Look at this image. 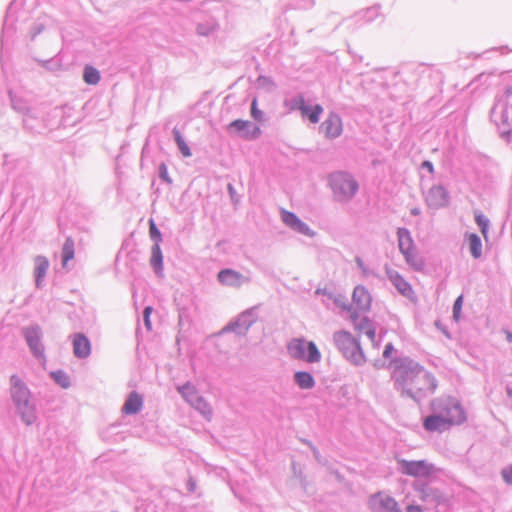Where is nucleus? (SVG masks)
Here are the masks:
<instances>
[{
  "label": "nucleus",
  "instance_id": "f257e3e1",
  "mask_svg": "<svg viewBox=\"0 0 512 512\" xmlns=\"http://www.w3.org/2000/svg\"><path fill=\"white\" fill-rule=\"evenodd\" d=\"M393 388L402 398L420 404L438 388L435 375L409 356H399L390 361Z\"/></svg>",
  "mask_w": 512,
  "mask_h": 512
},
{
  "label": "nucleus",
  "instance_id": "f03ea898",
  "mask_svg": "<svg viewBox=\"0 0 512 512\" xmlns=\"http://www.w3.org/2000/svg\"><path fill=\"white\" fill-rule=\"evenodd\" d=\"M10 396L21 421L27 426L34 424L37 420L36 404L30 389L17 375L10 377Z\"/></svg>",
  "mask_w": 512,
  "mask_h": 512
},
{
  "label": "nucleus",
  "instance_id": "7ed1b4c3",
  "mask_svg": "<svg viewBox=\"0 0 512 512\" xmlns=\"http://www.w3.org/2000/svg\"><path fill=\"white\" fill-rule=\"evenodd\" d=\"M333 199L342 204L350 202L359 190L356 179L348 172L336 171L328 176Z\"/></svg>",
  "mask_w": 512,
  "mask_h": 512
},
{
  "label": "nucleus",
  "instance_id": "20e7f679",
  "mask_svg": "<svg viewBox=\"0 0 512 512\" xmlns=\"http://www.w3.org/2000/svg\"><path fill=\"white\" fill-rule=\"evenodd\" d=\"M333 341L343 357L355 366H362L366 362L365 355L359 341L348 331L341 330L333 334Z\"/></svg>",
  "mask_w": 512,
  "mask_h": 512
},
{
  "label": "nucleus",
  "instance_id": "39448f33",
  "mask_svg": "<svg viewBox=\"0 0 512 512\" xmlns=\"http://www.w3.org/2000/svg\"><path fill=\"white\" fill-rule=\"evenodd\" d=\"M431 411L448 421L450 426L461 424L466 420L465 412L460 403L452 397L435 398L430 403Z\"/></svg>",
  "mask_w": 512,
  "mask_h": 512
},
{
  "label": "nucleus",
  "instance_id": "423d86ee",
  "mask_svg": "<svg viewBox=\"0 0 512 512\" xmlns=\"http://www.w3.org/2000/svg\"><path fill=\"white\" fill-rule=\"evenodd\" d=\"M21 334L31 352L39 361H45V346L43 344V331L37 324L23 327Z\"/></svg>",
  "mask_w": 512,
  "mask_h": 512
},
{
  "label": "nucleus",
  "instance_id": "0eeeda50",
  "mask_svg": "<svg viewBox=\"0 0 512 512\" xmlns=\"http://www.w3.org/2000/svg\"><path fill=\"white\" fill-rule=\"evenodd\" d=\"M257 319L258 306L250 307L231 320L222 332H234L237 335L244 336Z\"/></svg>",
  "mask_w": 512,
  "mask_h": 512
},
{
  "label": "nucleus",
  "instance_id": "6e6552de",
  "mask_svg": "<svg viewBox=\"0 0 512 512\" xmlns=\"http://www.w3.org/2000/svg\"><path fill=\"white\" fill-rule=\"evenodd\" d=\"M397 238L399 250L403 254L406 263L415 269H419L422 263L417 255L410 231L407 228H398Z\"/></svg>",
  "mask_w": 512,
  "mask_h": 512
},
{
  "label": "nucleus",
  "instance_id": "1a4fd4ad",
  "mask_svg": "<svg viewBox=\"0 0 512 512\" xmlns=\"http://www.w3.org/2000/svg\"><path fill=\"white\" fill-rule=\"evenodd\" d=\"M417 497L428 506L437 507L446 502L445 495L437 488L422 481H415L413 484Z\"/></svg>",
  "mask_w": 512,
  "mask_h": 512
},
{
  "label": "nucleus",
  "instance_id": "9d476101",
  "mask_svg": "<svg viewBox=\"0 0 512 512\" xmlns=\"http://www.w3.org/2000/svg\"><path fill=\"white\" fill-rule=\"evenodd\" d=\"M433 466L425 460L409 461L398 460V471L402 474L413 477H425L432 473Z\"/></svg>",
  "mask_w": 512,
  "mask_h": 512
},
{
  "label": "nucleus",
  "instance_id": "9b49d317",
  "mask_svg": "<svg viewBox=\"0 0 512 512\" xmlns=\"http://www.w3.org/2000/svg\"><path fill=\"white\" fill-rule=\"evenodd\" d=\"M217 281L225 287L240 289L251 282V278L232 268L221 269L217 273Z\"/></svg>",
  "mask_w": 512,
  "mask_h": 512
},
{
  "label": "nucleus",
  "instance_id": "f8f14e48",
  "mask_svg": "<svg viewBox=\"0 0 512 512\" xmlns=\"http://www.w3.org/2000/svg\"><path fill=\"white\" fill-rule=\"evenodd\" d=\"M227 131L230 134H235L238 137L253 140L257 139L260 134V128L248 120L236 119L227 126Z\"/></svg>",
  "mask_w": 512,
  "mask_h": 512
},
{
  "label": "nucleus",
  "instance_id": "ddd939ff",
  "mask_svg": "<svg viewBox=\"0 0 512 512\" xmlns=\"http://www.w3.org/2000/svg\"><path fill=\"white\" fill-rule=\"evenodd\" d=\"M369 506L373 512H402L393 497L381 492L370 497Z\"/></svg>",
  "mask_w": 512,
  "mask_h": 512
},
{
  "label": "nucleus",
  "instance_id": "4468645a",
  "mask_svg": "<svg viewBox=\"0 0 512 512\" xmlns=\"http://www.w3.org/2000/svg\"><path fill=\"white\" fill-rule=\"evenodd\" d=\"M281 219L283 223L292 229L294 232L302 234L307 237H314L316 232L313 231L309 225L303 222L295 213L287 211L285 209L281 210Z\"/></svg>",
  "mask_w": 512,
  "mask_h": 512
},
{
  "label": "nucleus",
  "instance_id": "2eb2a0df",
  "mask_svg": "<svg viewBox=\"0 0 512 512\" xmlns=\"http://www.w3.org/2000/svg\"><path fill=\"white\" fill-rule=\"evenodd\" d=\"M449 199V193L442 185H433L425 196L427 205L432 209L445 207Z\"/></svg>",
  "mask_w": 512,
  "mask_h": 512
},
{
  "label": "nucleus",
  "instance_id": "dca6fc26",
  "mask_svg": "<svg viewBox=\"0 0 512 512\" xmlns=\"http://www.w3.org/2000/svg\"><path fill=\"white\" fill-rule=\"evenodd\" d=\"M320 128L324 132L325 137L335 139L339 137L343 131L342 120L337 113L331 112L325 121L322 122Z\"/></svg>",
  "mask_w": 512,
  "mask_h": 512
},
{
  "label": "nucleus",
  "instance_id": "f3484780",
  "mask_svg": "<svg viewBox=\"0 0 512 512\" xmlns=\"http://www.w3.org/2000/svg\"><path fill=\"white\" fill-rule=\"evenodd\" d=\"M385 272L387 275V278L392 283V285L397 289V291L405 296L410 297V295L413 293L411 285L403 278L400 273L389 266H385Z\"/></svg>",
  "mask_w": 512,
  "mask_h": 512
},
{
  "label": "nucleus",
  "instance_id": "a211bd4d",
  "mask_svg": "<svg viewBox=\"0 0 512 512\" xmlns=\"http://www.w3.org/2000/svg\"><path fill=\"white\" fill-rule=\"evenodd\" d=\"M50 263L49 260L42 255H37L34 258V278L35 285L37 288H42L44 286L45 277L47 271L49 269Z\"/></svg>",
  "mask_w": 512,
  "mask_h": 512
},
{
  "label": "nucleus",
  "instance_id": "6ab92c4d",
  "mask_svg": "<svg viewBox=\"0 0 512 512\" xmlns=\"http://www.w3.org/2000/svg\"><path fill=\"white\" fill-rule=\"evenodd\" d=\"M73 352L79 359L87 358L91 353L90 340L82 333H76L73 337Z\"/></svg>",
  "mask_w": 512,
  "mask_h": 512
},
{
  "label": "nucleus",
  "instance_id": "aec40b11",
  "mask_svg": "<svg viewBox=\"0 0 512 512\" xmlns=\"http://www.w3.org/2000/svg\"><path fill=\"white\" fill-rule=\"evenodd\" d=\"M423 427L428 432H443L451 426L448 424L446 419L441 418L437 413L432 412L429 416L424 418Z\"/></svg>",
  "mask_w": 512,
  "mask_h": 512
},
{
  "label": "nucleus",
  "instance_id": "412c9836",
  "mask_svg": "<svg viewBox=\"0 0 512 512\" xmlns=\"http://www.w3.org/2000/svg\"><path fill=\"white\" fill-rule=\"evenodd\" d=\"M142 407H143L142 396L139 393L132 391L129 393L127 399L125 400V403L122 407V412L127 415H135L138 412H140Z\"/></svg>",
  "mask_w": 512,
  "mask_h": 512
},
{
  "label": "nucleus",
  "instance_id": "4be33fe9",
  "mask_svg": "<svg viewBox=\"0 0 512 512\" xmlns=\"http://www.w3.org/2000/svg\"><path fill=\"white\" fill-rule=\"evenodd\" d=\"M510 95H512V87L508 86L505 89V98H508ZM491 114L493 117H496L498 114H500L501 120L504 123L508 122L510 116L507 109L506 99L503 97L497 98L494 106L492 107Z\"/></svg>",
  "mask_w": 512,
  "mask_h": 512
},
{
  "label": "nucleus",
  "instance_id": "5701e85b",
  "mask_svg": "<svg viewBox=\"0 0 512 512\" xmlns=\"http://www.w3.org/2000/svg\"><path fill=\"white\" fill-rule=\"evenodd\" d=\"M352 298L360 311H367L370 308L371 296L364 286H356Z\"/></svg>",
  "mask_w": 512,
  "mask_h": 512
},
{
  "label": "nucleus",
  "instance_id": "b1692460",
  "mask_svg": "<svg viewBox=\"0 0 512 512\" xmlns=\"http://www.w3.org/2000/svg\"><path fill=\"white\" fill-rule=\"evenodd\" d=\"M307 340L303 338L292 339L288 346V352L294 359L304 360L306 357Z\"/></svg>",
  "mask_w": 512,
  "mask_h": 512
},
{
  "label": "nucleus",
  "instance_id": "393cba45",
  "mask_svg": "<svg viewBox=\"0 0 512 512\" xmlns=\"http://www.w3.org/2000/svg\"><path fill=\"white\" fill-rule=\"evenodd\" d=\"M177 391L189 405L201 396L196 386L191 382H186L183 385L177 386Z\"/></svg>",
  "mask_w": 512,
  "mask_h": 512
},
{
  "label": "nucleus",
  "instance_id": "a878e982",
  "mask_svg": "<svg viewBox=\"0 0 512 512\" xmlns=\"http://www.w3.org/2000/svg\"><path fill=\"white\" fill-rule=\"evenodd\" d=\"M150 265L155 274L160 276L163 273V254L160 245L153 244L151 247Z\"/></svg>",
  "mask_w": 512,
  "mask_h": 512
},
{
  "label": "nucleus",
  "instance_id": "bb28decb",
  "mask_svg": "<svg viewBox=\"0 0 512 512\" xmlns=\"http://www.w3.org/2000/svg\"><path fill=\"white\" fill-rule=\"evenodd\" d=\"M219 25L213 17H207L203 21L197 23L196 32L200 36H209L213 34Z\"/></svg>",
  "mask_w": 512,
  "mask_h": 512
},
{
  "label": "nucleus",
  "instance_id": "cd10ccee",
  "mask_svg": "<svg viewBox=\"0 0 512 512\" xmlns=\"http://www.w3.org/2000/svg\"><path fill=\"white\" fill-rule=\"evenodd\" d=\"M294 382L301 389H312L315 386V380L309 372L298 371L294 374Z\"/></svg>",
  "mask_w": 512,
  "mask_h": 512
},
{
  "label": "nucleus",
  "instance_id": "c85d7f7f",
  "mask_svg": "<svg viewBox=\"0 0 512 512\" xmlns=\"http://www.w3.org/2000/svg\"><path fill=\"white\" fill-rule=\"evenodd\" d=\"M469 251L473 258L479 259L482 256V242L480 237L475 233L467 235Z\"/></svg>",
  "mask_w": 512,
  "mask_h": 512
},
{
  "label": "nucleus",
  "instance_id": "c756f323",
  "mask_svg": "<svg viewBox=\"0 0 512 512\" xmlns=\"http://www.w3.org/2000/svg\"><path fill=\"white\" fill-rule=\"evenodd\" d=\"M190 406L197 410L206 420L211 419L212 407L202 396L197 398Z\"/></svg>",
  "mask_w": 512,
  "mask_h": 512
},
{
  "label": "nucleus",
  "instance_id": "7c9ffc66",
  "mask_svg": "<svg viewBox=\"0 0 512 512\" xmlns=\"http://www.w3.org/2000/svg\"><path fill=\"white\" fill-rule=\"evenodd\" d=\"M285 106L291 111H300L301 114L305 113L307 110V104L305 103V99L302 95L294 96L285 101Z\"/></svg>",
  "mask_w": 512,
  "mask_h": 512
},
{
  "label": "nucleus",
  "instance_id": "2f4dec72",
  "mask_svg": "<svg viewBox=\"0 0 512 512\" xmlns=\"http://www.w3.org/2000/svg\"><path fill=\"white\" fill-rule=\"evenodd\" d=\"M10 101L12 108L21 114L30 112V107L28 106L27 102L22 99L21 97L14 94L12 91L9 92Z\"/></svg>",
  "mask_w": 512,
  "mask_h": 512
},
{
  "label": "nucleus",
  "instance_id": "473e14b6",
  "mask_svg": "<svg viewBox=\"0 0 512 512\" xmlns=\"http://www.w3.org/2000/svg\"><path fill=\"white\" fill-rule=\"evenodd\" d=\"M50 377L63 389H68L71 386L70 377L64 370L52 371Z\"/></svg>",
  "mask_w": 512,
  "mask_h": 512
},
{
  "label": "nucleus",
  "instance_id": "72a5a7b5",
  "mask_svg": "<svg viewBox=\"0 0 512 512\" xmlns=\"http://www.w3.org/2000/svg\"><path fill=\"white\" fill-rule=\"evenodd\" d=\"M83 79L89 85H96L99 83L101 77L99 71L93 66L86 65L83 71Z\"/></svg>",
  "mask_w": 512,
  "mask_h": 512
},
{
  "label": "nucleus",
  "instance_id": "f704fd0d",
  "mask_svg": "<svg viewBox=\"0 0 512 512\" xmlns=\"http://www.w3.org/2000/svg\"><path fill=\"white\" fill-rule=\"evenodd\" d=\"M321 360V353L313 341H307L305 361L308 363H318Z\"/></svg>",
  "mask_w": 512,
  "mask_h": 512
},
{
  "label": "nucleus",
  "instance_id": "c9c22d12",
  "mask_svg": "<svg viewBox=\"0 0 512 512\" xmlns=\"http://www.w3.org/2000/svg\"><path fill=\"white\" fill-rule=\"evenodd\" d=\"M323 112V108L320 104H316L314 106L307 105V110L305 113H302V117L308 118L311 123H318L320 120V115Z\"/></svg>",
  "mask_w": 512,
  "mask_h": 512
},
{
  "label": "nucleus",
  "instance_id": "e433bc0d",
  "mask_svg": "<svg viewBox=\"0 0 512 512\" xmlns=\"http://www.w3.org/2000/svg\"><path fill=\"white\" fill-rule=\"evenodd\" d=\"M173 137L177 144V147L179 151L182 153L184 157H190L191 156V150L187 143L185 142L183 136L181 135L180 131L177 128H174L173 131Z\"/></svg>",
  "mask_w": 512,
  "mask_h": 512
},
{
  "label": "nucleus",
  "instance_id": "4c0bfd02",
  "mask_svg": "<svg viewBox=\"0 0 512 512\" xmlns=\"http://www.w3.org/2000/svg\"><path fill=\"white\" fill-rule=\"evenodd\" d=\"M474 218H475L476 224L480 228L481 233L483 234V236L485 238H487V234H488V230H489V226H490L489 219L482 212H480L478 210L474 211Z\"/></svg>",
  "mask_w": 512,
  "mask_h": 512
},
{
  "label": "nucleus",
  "instance_id": "58836bf2",
  "mask_svg": "<svg viewBox=\"0 0 512 512\" xmlns=\"http://www.w3.org/2000/svg\"><path fill=\"white\" fill-rule=\"evenodd\" d=\"M74 258V241L68 237L62 247V262L66 265L67 262Z\"/></svg>",
  "mask_w": 512,
  "mask_h": 512
},
{
  "label": "nucleus",
  "instance_id": "ea45409f",
  "mask_svg": "<svg viewBox=\"0 0 512 512\" xmlns=\"http://www.w3.org/2000/svg\"><path fill=\"white\" fill-rule=\"evenodd\" d=\"M38 120L37 113L30 109V112L23 114V126L25 129L33 131L35 129V122Z\"/></svg>",
  "mask_w": 512,
  "mask_h": 512
},
{
  "label": "nucleus",
  "instance_id": "a19ab883",
  "mask_svg": "<svg viewBox=\"0 0 512 512\" xmlns=\"http://www.w3.org/2000/svg\"><path fill=\"white\" fill-rule=\"evenodd\" d=\"M149 234L151 240L154 242L153 244L160 245V242L162 241V235L153 220H150L149 222Z\"/></svg>",
  "mask_w": 512,
  "mask_h": 512
},
{
  "label": "nucleus",
  "instance_id": "79ce46f5",
  "mask_svg": "<svg viewBox=\"0 0 512 512\" xmlns=\"http://www.w3.org/2000/svg\"><path fill=\"white\" fill-rule=\"evenodd\" d=\"M500 474L504 483L512 486V464L503 467Z\"/></svg>",
  "mask_w": 512,
  "mask_h": 512
},
{
  "label": "nucleus",
  "instance_id": "37998d69",
  "mask_svg": "<svg viewBox=\"0 0 512 512\" xmlns=\"http://www.w3.org/2000/svg\"><path fill=\"white\" fill-rule=\"evenodd\" d=\"M463 305V296L460 295L456 298L453 304V318L458 321L460 318L461 310Z\"/></svg>",
  "mask_w": 512,
  "mask_h": 512
},
{
  "label": "nucleus",
  "instance_id": "c03bdc74",
  "mask_svg": "<svg viewBox=\"0 0 512 512\" xmlns=\"http://www.w3.org/2000/svg\"><path fill=\"white\" fill-rule=\"evenodd\" d=\"M251 117L256 121L263 120V112L258 109L256 98H254L251 103Z\"/></svg>",
  "mask_w": 512,
  "mask_h": 512
},
{
  "label": "nucleus",
  "instance_id": "a18cd8bd",
  "mask_svg": "<svg viewBox=\"0 0 512 512\" xmlns=\"http://www.w3.org/2000/svg\"><path fill=\"white\" fill-rule=\"evenodd\" d=\"M42 66L49 71H57L60 68V63L56 59H49L41 61Z\"/></svg>",
  "mask_w": 512,
  "mask_h": 512
},
{
  "label": "nucleus",
  "instance_id": "49530a36",
  "mask_svg": "<svg viewBox=\"0 0 512 512\" xmlns=\"http://www.w3.org/2000/svg\"><path fill=\"white\" fill-rule=\"evenodd\" d=\"M159 177H160V179H162L163 181H165L168 184L172 183V179L170 178V176L168 174L167 166L164 163H161L159 165Z\"/></svg>",
  "mask_w": 512,
  "mask_h": 512
},
{
  "label": "nucleus",
  "instance_id": "de8ad7c7",
  "mask_svg": "<svg viewBox=\"0 0 512 512\" xmlns=\"http://www.w3.org/2000/svg\"><path fill=\"white\" fill-rule=\"evenodd\" d=\"M372 325L371 321L367 317H363L359 320V322H355V327L360 332L365 333V330H367V327H370Z\"/></svg>",
  "mask_w": 512,
  "mask_h": 512
},
{
  "label": "nucleus",
  "instance_id": "09e8293b",
  "mask_svg": "<svg viewBox=\"0 0 512 512\" xmlns=\"http://www.w3.org/2000/svg\"><path fill=\"white\" fill-rule=\"evenodd\" d=\"M151 313H152V307L147 306L144 308L143 321H144V325L146 326L147 330H151V328H152L151 320H150Z\"/></svg>",
  "mask_w": 512,
  "mask_h": 512
},
{
  "label": "nucleus",
  "instance_id": "8fccbe9b",
  "mask_svg": "<svg viewBox=\"0 0 512 512\" xmlns=\"http://www.w3.org/2000/svg\"><path fill=\"white\" fill-rule=\"evenodd\" d=\"M378 15V8L371 7L366 10L364 17H366L367 21H372Z\"/></svg>",
  "mask_w": 512,
  "mask_h": 512
},
{
  "label": "nucleus",
  "instance_id": "3c124183",
  "mask_svg": "<svg viewBox=\"0 0 512 512\" xmlns=\"http://www.w3.org/2000/svg\"><path fill=\"white\" fill-rule=\"evenodd\" d=\"M393 351H394V347H393L392 343L386 344L384 351H383L384 358H389Z\"/></svg>",
  "mask_w": 512,
  "mask_h": 512
},
{
  "label": "nucleus",
  "instance_id": "603ef678",
  "mask_svg": "<svg viewBox=\"0 0 512 512\" xmlns=\"http://www.w3.org/2000/svg\"><path fill=\"white\" fill-rule=\"evenodd\" d=\"M421 168L426 169L431 174L434 172V166H433L432 162H430L428 160L422 162Z\"/></svg>",
  "mask_w": 512,
  "mask_h": 512
},
{
  "label": "nucleus",
  "instance_id": "864d4df0",
  "mask_svg": "<svg viewBox=\"0 0 512 512\" xmlns=\"http://www.w3.org/2000/svg\"><path fill=\"white\" fill-rule=\"evenodd\" d=\"M364 334H366L371 341H374L375 336H376V331H375V328L373 327V325H371L370 327H367V330H365Z\"/></svg>",
  "mask_w": 512,
  "mask_h": 512
},
{
  "label": "nucleus",
  "instance_id": "5fc2aeb1",
  "mask_svg": "<svg viewBox=\"0 0 512 512\" xmlns=\"http://www.w3.org/2000/svg\"><path fill=\"white\" fill-rule=\"evenodd\" d=\"M187 489L189 492H194L196 489V481L192 477L187 481Z\"/></svg>",
  "mask_w": 512,
  "mask_h": 512
},
{
  "label": "nucleus",
  "instance_id": "6e6d98bb",
  "mask_svg": "<svg viewBox=\"0 0 512 512\" xmlns=\"http://www.w3.org/2000/svg\"><path fill=\"white\" fill-rule=\"evenodd\" d=\"M356 263H357V266L363 271L364 274L368 273V270L365 267V265H364V263H363L361 258L357 257L356 258Z\"/></svg>",
  "mask_w": 512,
  "mask_h": 512
},
{
  "label": "nucleus",
  "instance_id": "4d7b16f0",
  "mask_svg": "<svg viewBox=\"0 0 512 512\" xmlns=\"http://www.w3.org/2000/svg\"><path fill=\"white\" fill-rule=\"evenodd\" d=\"M42 31V25H36L32 29V39H34Z\"/></svg>",
  "mask_w": 512,
  "mask_h": 512
},
{
  "label": "nucleus",
  "instance_id": "13d9d810",
  "mask_svg": "<svg viewBox=\"0 0 512 512\" xmlns=\"http://www.w3.org/2000/svg\"><path fill=\"white\" fill-rule=\"evenodd\" d=\"M308 445L312 448V451H313V455L315 457V459L320 462V453L318 451L317 448L313 447L311 443H308Z\"/></svg>",
  "mask_w": 512,
  "mask_h": 512
},
{
  "label": "nucleus",
  "instance_id": "bf43d9fd",
  "mask_svg": "<svg viewBox=\"0 0 512 512\" xmlns=\"http://www.w3.org/2000/svg\"><path fill=\"white\" fill-rule=\"evenodd\" d=\"M407 512H422L419 506L410 505L407 507Z\"/></svg>",
  "mask_w": 512,
  "mask_h": 512
},
{
  "label": "nucleus",
  "instance_id": "052dcab7",
  "mask_svg": "<svg viewBox=\"0 0 512 512\" xmlns=\"http://www.w3.org/2000/svg\"><path fill=\"white\" fill-rule=\"evenodd\" d=\"M304 4L303 5H299V7H303V8H308V7H311L313 5V0H303Z\"/></svg>",
  "mask_w": 512,
  "mask_h": 512
},
{
  "label": "nucleus",
  "instance_id": "680f3d73",
  "mask_svg": "<svg viewBox=\"0 0 512 512\" xmlns=\"http://www.w3.org/2000/svg\"><path fill=\"white\" fill-rule=\"evenodd\" d=\"M505 335H506V340H507L509 343H512V332H510V331H505Z\"/></svg>",
  "mask_w": 512,
  "mask_h": 512
},
{
  "label": "nucleus",
  "instance_id": "e2e57ef3",
  "mask_svg": "<svg viewBox=\"0 0 512 512\" xmlns=\"http://www.w3.org/2000/svg\"><path fill=\"white\" fill-rule=\"evenodd\" d=\"M420 213H421V210H420L419 208H413V209H411V214H412L413 216H418V215H420Z\"/></svg>",
  "mask_w": 512,
  "mask_h": 512
},
{
  "label": "nucleus",
  "instance_id": "0e129e2a",
  "mask_svg": "<svg viewBox=\"0 0 512 512\" xmlns=\"http://www.w3.org/2000/svg\"><path fill=\"white\" fill-rule=\"evenodd\" d=\"M507 394L508 396L512 397V389L511 388H507Z\"/></svg>",
  "mask_w": 512,
  "mask_h": 512
},
{
  "label": "nucleus",
  "instance_id": "69168bd1",
  "mask_svg": "<svg viewBox=\"0 0 512 512\" xmlns=\"http://www.w3.org/2000/svg\"><path fill=\"white\" fill-rule=\"evenodd\" d=\"M228 189H229V192L232 194L234 189H233V186L231 184H229Z\"/></svg>",
  "mask_w": 512,
  "mask_h": 512
},
{
  "label": "nucleus",
  "instance_id": "338daca9",
  "mask_svg": "<svg viewBox=\"0 0 512 512\" xmlns=\"http://www.w3.org/2000/svg\"><path fill=\"white\" fill-rule=\"evenodd\" d=\"M351 318L353 319L354 322L356 321V316L354 314H351Z\"/></svg>",
  "mask_w": 512,
  "mask_h": 512
}]
</instances>
